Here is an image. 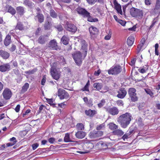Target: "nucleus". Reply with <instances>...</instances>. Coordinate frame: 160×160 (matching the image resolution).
I'll return each instance as SVG.
<instances>
[{
    "mask_svg": "<svg viewBox=\"0 0 160 160\" xmlns=\"http://www.w3.org/2000/svg\"><path fill=\"white\" fill-rule=\"evenodd\" d=\"M60 72L57 69H51V73L52 78L56 80H58L60 77Z\"/></svg>",
    "mask_w": 160,
    "mask_h": 160,
    "instance_id": "7",
    "label": "nucleus"
},
{
    "mask_svg": "<svg viewBox=\"0 0 160 160\" xmlns=\"http://www.w3.org/2000/svg\"><path fill=\"white\" fill-rule=\"evenodd\" d=\"M111 38V34H108L107 36H106L105 37L104 39L105 40H108L110 39Z\"/></svg>",
    "mask_w": 160,
    "mask_h": 160,
    "instance_id": "63",
    "label": "nucleus"
},
{
    "mask_svg": "<svg viewBox=\"0 0 160 160\" xmlns=\"http://www.w3.org/2000/svg\"><path fill=\"white\" fill-rule=\"evenodd\" d=\"M2 95L3 98L5 100L9 99L12 96V93L11 91L8 88H5L4 89Z\"/></svg>",
    "mask_w": 160,
    "mask_h": 160,
    "instance_id": "8",
    "label": "nucleus"
},
{
    "mask_svg": "<svg viewBox=\"0 0 160 160\" xmlns=\"http://www.w3.org/2000/svg\"><path fill=\"white\" fill-rule=\"evenodd\" d=\"M93 87L98 90H100L102 87V84L101 83L95 82L93 84Z\"/></svg>",
    "mask_w": 160,
    "mask_h": 160,
    "instance_id": "28",
    "label": "nucleus"
},
{
    "mask_svg": "<svg viewBox=\"0 0 160 160\" xmlns=\"http://www.w3.org/2000/svg\"><path fill=\"white\" fill-rule=\"evenodd\" d=\"M134 41V38L132 36H129L127 40V43L129 46H131L133 44Z\"/></svg>",
    "mask_w": 160,
    "mask_h": 160,
    "instance_id": "26",
    "label": "nucleus"
},
{
    "mask_svg": "<svg viewBox=\"0 0 160 160\" xmlns=\"http://www.w3.org/2000/svg\"><path fill=\"white\" fill-rule=\"evenodd\" d=\"M37 71L36 68H34L32 70H29L28 71H27L25 72L26 74H34Z\"/></svg>",
    "mask_w": 160,
    "mask_h": 160,
    "instance_id": "40",
    "label": "nucleus"
},
{
    "mask_svg": "<svg viewBox=\"0 0 160 160\" xmlns=\"http://www.w3.org/2000/svg\"><path fill=\"white\" fill-rule=\"evenodd\" d=\"M36 18L38 19V21L40 23H42L43 22L44 20V17L43 15L40 14L39 13H37V15L36 17Z\"/></svg>",
    "mask_w": 160,
    "mask_h": 160,
    "instance_id": "24",
    "label": "nucleus"
},
{
    "mask_svg": "<svg viewBox=\"0 0 160 160\" xmlns=\"http://www.w3.org/2000/svg\"><path fill=\"white\" fill-rule=\"evenodd\" d=\"M154 12L155 13L160 12V5L156 4L155 8L154 9Z\"/></svg>",
    "mask_w": 160,
    "mask_h": 160,
    "instance_id": "35",
    "label": "nucleus"
},
{
    "mask_svg": "<svg viewBox=\"0 0 160 160\" xmlns=\"http://www.w3.org/2000/svg\"><path fill=\"white\" fill-rule=\"evenodd\" d=\"M118 93L117 96L119 98L122 99L124 98L127 94V92L124 88H121L118 91Z\"/></svg>",
    "mask_w": 160,
    "mask_h": 160,
    "instance_id": "10",
    "label": "nucleus"
},
{
    "mask_svg": "<svg viewBox=\"0 0 160 160\" xmlns=\"http://www.w3.org/2000/svg\"><path fill=\"white\" fill-rule=\"evenodd\" d=\"M64 140L65 142H71L72 141L70 140L69 135L68 133H66L64 138Z\"/></svg>",
    "mask_w": 160,
    "mask_h": 160,
    "instance_id": "36",
    "label": "nucleus"
},
{
    "mask_svg": "<svg viewBox=\"0 0 160 160\" xmlns=\"http://www.w3.org/2000/svg\"><path fill=\"white\" fill-rule=\"evenodd\" d=\"M103 134V132L101 131H93L90 133L89 136L91 138H95L101 136Z\"/></svg>",
    "mask_w": 160,
    "mask_h": 160,
    "instance_id": "9",
    "label": "nucleus"
},
{
    "mask_svg": "<svg viewBox=\"0 0 160 160\" xmlns=\"http://www.w3.org/2000/svg\"><path fill=\"white\" fill-rule=\"evenodd\" d=\"M120 24L124 26L126 24V22L123 20L121 19H118V22Z\"/></svg>",
    "mask_w": 160,
    "mask_h": 160,
    "instance_id": "45",
    "label": "nucleus"
},
{
    "mask_svg": "<svg viewBox=\"0 0 160 160\" xmlns=\"http://www.w3.org/2000/svg\"><path fill=\"white\" fill-rule=\"evenodd\" d=\"M136 60L135 59H133L130 62V65L131 66H133Z\"/></svg>",
    "mask_w": 160,
    "mask_h": 160,
    "instance_id": "62",
    "label": "nucleus"
},
{
    "mask_svg": "<svg viewBox=\"0 0 160 160\" xmlns=\"http://www.w3.org/2000/svg\"><path fill=\"white\" fill-rule=\"evenodd\" d=\"M69 40L68 37L65 35L63 36L61 39V41L62 43L65 45L68 44Z\"/></svg>",
    "mask_w": 160,
    "mask_h": 160,
    "instance_id": "25",
    "label": "nucleus"
},
{
    "mask_svg": "<svg viewBox=\"0 0 160 160\" xmlns=\"http://www.w3.org/2000/svg\"><path fill=\"white\" fill-rule=\"evenodd\" d=\"M16 48V47L15 45H12L10 48V50L12 52H13L14 51Z\"/></svg>",
    "mask_w": 160,
    "mask_h": 160,
    "instance_id": "57",
    "label": "nucleus"
},
{
    "mask_svg": "<svg viewBox=\"0 0 160 160\" xmlns=\"http://www.w3.org/2000/svg\"><path fill=\"white\" fill-rule=\"evenodd\" d=\"M138 71L141 73H143L146 72V70L143 68L138 69Z\"/></svg>",
    "mask_w": 160,
    "mask_h": 160,
    "instance_id": "58",
    "label": "nucleus"
},
{
    "mask_svg": "<svg viewBox=\"0 0 160 160\" xmlns=\"http://www.w3.org/2000/svg\"><path fill=\"white\" fill-rule=\"evenodd\" d=\"M122 71V68L120 66H115L111 68L108 70L109 74L117 75L119 73Z\"/></svg>",
    "mask_w": 160,
    "mask_h": 160,
    "instance_id": "4",
    "label": "nucleus"
},
{
    "mask_svg": "<svg viewBox=\"0 0 160 160\" xmlns=\"http://www.w3.org/2000/svg\"><path fill=\"white\" fill-rule=\"evenodd\" d=\"M46 82V79L45 77H43L41 81V84L44 85Z\"/></svg>",
    "mask_w": 160,
    "mask_h": 160,
    "instance_id": "60",
    "label": "nucleus"
},
{
    "mask_svg": "<svg viewBox=\"0 0 160 160\" xmlns=\"http://www.w3.org/2000/svg\"><path fill=\"white\" fill-rule=\"evenodd\" d=\"M117 104L119 106H123L124 103L123 102L122 100H118L116 102Z\"/></svg>",
    "mask_w": 160,
    "mask_h": 160,
    "instance_id": "43",
    "label": "nucleus"
},
{
    "mask_svg": "<svg viewBox=\"0 0 160 160\" xmlns=\"http://www.w3.org/2000/svg\"><path fill=\"white\" fill-rule=\"evenodd\" d=\"M86 135V133L85 132L79 131L75 133V136L79 139H82L84 138Z\"/></svg>",
    "mask_w": 160,
    "mask_h": 160,
    "instance_id": "20",
    "label": "nucleus"
},
{
    "mask_svg": "<svg viewBox=\"0 0 160 160\" xmlns=\"http://www.w3.org/2000/svg\"><path fill=\"white\" fill-rule=\"evenodd\" d=\"M80 42L82 45V48L84 50L83 54L85 57L87 52V44L84 40H81Z\"/></svg>",
    "mask_w": 160,
    "mask_h": 160,
    "instance_id": "16",
    "label": "nucleus"
},
{
    "mask_svg": "<svg viewBox=\"0 0 160 160\" xmlns=\"http://www.w3.org/2000/svg\"><path fill=\"white\" fill-rule=\"evenodd\" d=\"M130 13L132 16L139 19L142 18L143 15L142 10L134 8L130 9Z\"/></svg>",
    "mask_w": 160,
    "mask_h": 160,
    "instance_id": "3",
    "label": "nucleus"
},
{
    "mask_svg": "<svg viewBox=\"0 0 160 160\" xmlns=\"http://www.w3.org/2000/svg\"><path fill=\"white\" fill-rule=\"evenodd\" d=\"M55 139L53 138H50L48 139V142L51 143L52 144L54 142Z\"/></svg>",
    "mask_w": 160,
    "mask_h": 160,
    "instance_id": "49",
    "label": "nucleus"
},
{
    "mask_svg": "<svg viewBox=\"0 0 160 160\" xmlns=\"http://www.w3.org/2000/svg\"><path fill=\"white\" fill-rule=\"evenodd\" d=\"M143 46V45L142 44H140V43L139 44H138V53H139L141 50L142 49V48Z\"/></svg>",
    "mask_w": 160,
    "mask_h": 160,
    "instance_id": "44",
    "label": "nucleus"
},
{
    "mask_svg": "<svg viewBox=\"0 0 160 160\" xmlns=\"http://www.w3.org/2000/svg\"><path fill=\"white\" fill-rule=\"evenodd\" d=\"M11 69V67L9 63H6L0 66V71L5 72L9 71Z\"/></svg>",
    "mask_w": 160,
    "mask_h": 160,
    "instance_id": "11",
    "label": "nucleus"
},
{
    "mask_svg": "<svg viewBox=\"0 0 160 160\" xmlns=\"http://www.w3.org/2000/svg\"><path fill=\"white\" fill-rule=\"evenodd\" d=\"M43 107H44V106L43 105H42L40 106V107L39 108V110L38 112V113H39L41 112V111L43 109Z\"/></svg>",
    "mask_w": 160,
    "mask_h": 160,
    "instance_id": "61",
    "label": "nucleus"
},
{
    "mask_svg": "<svg viewBox=\"0 0 160 160\" xmlns=\"http://www.w3.org/2000/svg\"><path fill=\"white\" fill-rule=\"evenodd\" d=\"M0 56L4 59H7L9 58V54L4 50H0Z\"/></svg>",
    "mask_w": 160,
    "mask_h": 160,
    "instance_id": "19",
    "label": "nucleus"
},
{
    "mask_svg": "<svg viewBox=\"0 0 160 160\" xmlns=\"http://www.w3.org/2000/svg\"><path fill=\"white\" fill-rule=\"evenodd\" d=\"M15 143H16V142H14L8 143L7 144L6 146L7 147L12 146L15 144Z\"/></svg>",
    "mask_w": 160,
    "mask_h": 160,
    "instance_id": "59",
    "label": "nucleus"
},
{
    "mask_svg": "<svg viewBox=\"0 0 160 160\" xmlns=\"http://www.w3.org/2000/svg\"><path fill=\"white\" fill-rule=\"evenodd\" d=\"M96 112H97L95 110H92L91 109L86 110L85 111V114L90 117L93 116L96 113Z\"/></svg>",
    "mask_w": 160,
    "mask_h": 160,
    "instance_id": "23",
    "label": "nucleus"
},
{
    "mask_svg": "<svg viewBox=\"0 0 160 160\" xmlns=\"http://www.w3.org/2000/svg\"><path fill=\"white\" fill-rule=\"evenodd\" d=\"M129 138L128 136L125 133L122 137V139H123L124 141H125V139H127Z\"/></svg>",
    "mask_w": 160,
    "mask_h": 160,
    "instance_id": "64",
    "label": "nucleus"
},
{
    "mask_svg": "<svg viewBox=\"0 0 160 160\" xmlns=\"http://www.w3.org/2000/svg\"><path fill=\"white\" fill-rule=\"evenodd\" d=\"M131 114L129 113H126L120 115L118 119V122L122 127L126 128L130 124L131 120Z\"/></svg>",
    "mask_w": 160,
    "mask_h": 160,
    "instance_id": "1",
    "label": "nucleus"
},
{
    "mask_svg": "<svg viewBox=\"0 0 160 160\" xmlns=\"http://www.w3.org/2000/svg\"><path fill=\"white\" fill-rule=\"evenodd\" d=\"M88 3L89 4H93L97 2V0H87Z\"/></svg>",
    "mask_w": 160,
    "mask_h": 160,
    "instance_id": "48",
    "label": "nucleus"
},
{
    "mask_svg": "<svg viewBox=\"0 0 160 160\" xmlns=\"http://www.w3.org/2000/svg\"><path fill=\"white\" fill-rule=\"evenodd\" d=\"M145 3L147 5H150L151 3V0H145Z\"/></svg>",
    "mask_w": 160,
    "mask_h": 160,
    "instance_id": "54",
    "label": "nucleus"
},
{
    "mask_svg": "<svg viewBox=\"0 0 160 160\" xmlns=\"http://www.w3.org/2000/svg\"><path fill=\"white\" fill-rule=\"evenodd\" d=\"M66 28L67 30L74 32H75L77 30V27L71 23L67 24Z\"/></svg>",
    "mask_w": 160,
    "mask_h": 160,
    "instance_id": "17",
    "label": "nucleus"
},
{
    "mask_svg": "<svg viewBox=\"0 0 160 160\" xmlns=\"http://www.w3.org/2000/svg\"><path fill=\"white\" fill-rule=\"evenodd\" d=\"M50 14L51 16L53 18H56L58 16L57 14L53 10H50Z\"/></svg>",
    "mask_w": 160,
    "mask_h": 160,
    "instance_id": "38",
    "label": "nucleus"
},
{
    "mask_svg": "<svg viewBox=\"0 0 160 160\" xmlns=\"http://www.w3.org/2000/svg\"><path fill=\"white\" fill-rule=\"evenodd\" d=\"M38 144L37 143H36L33 144L32 145V149L33 150H35V149H36V148L38 147Z\"/></svg>",
    "mask_w": 160,
    "mask_h": 160,
    "instance_id": "51",
    "label": "nucleus"
},
{
    "mask_svg": "<svg viewBox=\"0 0 160 160\" xmlns=\"http://www.w3.org/2000/svg\"><path fill=\"white\" fill-rule=\"evenodd\" d=\"M6 8L8 10V12L11 13L12 15H14L15 14L16 12L15 9L10 6H7Z\"/></svg>",
    "mask_w": 160,
    "mask_h": 160,
    "instance_id": "27",
    "label": "nucleus"
},
{
    "mask_svg": "<svg viewBox=\"0 0 160 160\" xmlns=\"http://www.w3.org/2000/svg\"><path fill=\"white\" fill-rule=\"evenodd\" d=\"M51 19H52L50 17H48L47 20L46 21L44 25V28L45 30H48L50 29L51 28L52 26V24L50 20Z\"/></svg>",
    "mask_w": 160,
    "mask_h": 160,
    "instance_id": "15",
    "label": "nucleus"
},
{
    "mask_svg": "<svg viewBox=\"0 0 160 160\" xmlns=\"http://www.w3.org/2000/svg\"><path fill=\"white\" fill-rule=\"evenodd\" d=\"M29 87V84L28 83H25L24 85L23 86L22 88L21 92L22 93H24L26 92L28 88Z\"/></svg>",
    "mask_w": 160,
    "mask_h": 160,
    "instance_id": "32",
    "label": "nucleus"
},
{
    "mask_svg": "<svg viewBox=\"0 0 160 160\" xmlns=\"http://www.w3.org/2000/svg\"><path fill=\"white\" fill-rule=\"evenodd\" d=\"M107 111L112 115H117L119 112L118 109L116 107L108 108L107 109Z\"/></svg>",
    "mask_w": 160,
    "mask_h": 160,
    "instance_id": "13",
    "label": "nucleus"
},
{
    "mask_svg": "<svg viewBox=\"0 0 160 160\" xmlns=\"http://www.w3.org/2000/svg\"><path fill=\"white\" fill-rule=\"evenodd\" d=\"M104 125L103 124L100 125L99 126H98L97 127V130H100L101 129L103 128L104 127Z\"/></svg>",
    "mask_w": 160,
    "mask_h": 160,
    "instance_id": "50",
    "label": "nucleus"
},
{
    "mask_svg": "<svg viewBox=\"0 0 160 160\" xmlns=\"http://www.w3.org/2000/svg\"><path fill=\"white\" fill-rule=\"evenodd\" d=\"M105 103V100L103 99L101 100L99 103L98 104V106L99 108H101L104 105Z\"/></svg>",
    "mask_w": 160,
    "mask_h": 160,
    "instance_id": "41",
    "label": "nucleus"
},
{
    "mask_svg": "<svg viewBox=\"0 0 160 160\" xmlns=\"http://www.w3.org/2000/svg\"><path fill=\"white\" fill-rule=\"evenodd\" d=\"M146 92L151 97H153V93L151 91L150 89H145Z\"/></svg>",
    "mask_w": 160,
    "mask_h": 160,
    "instance_id": "42",
    "label": "nucleus"
},
{
    "mask_svg": "<svg viewBox=\"0 0 160 160\" xmlns=\"http://www.w3.org/2000/svg\"><path fill=\"white\" fill-rule=\"evenodd\" d=\"M114 4L115 6V8L117 11L118 13L121 15L122 14V12L121 9V6L117 2L114 1Z\"/></svg>",
    "mask_w": 160,
    "mask_h": 160,
    "instance_id": "18",
    "label": "nucleus"
},
{
    "mask_svg": "<svg viewBox=\"0 0 160 160\" xmlns=\"http://www.w3.org/2000/svg\"><path fill=\"white\" fill-rule=\"evenodd\" d=\"M155 19L156 18H154L153 21H152V23L150 27V29L151 28L154 26V25L157 22V21L155 20Z\"/></svg>",
    "mask_w": 160,
    "mask_h": 160,
    "instance_id": "55",
    "label": "nucleus"
},
{
    "mask_svg": "<svg viewBox=\"0 0 160 160\" xmlns=\"http://www.w3.org/2000/svg\"><path fill=\"white\" fill-rule=\"evenodd\" d=\"M76 127L78 130H82L84 129V125L81 123L77 124L76 125Z\"/></svg>",
    "mask_w": 160,
    "mask_h": 160,
    "instance_id": "39",
    "label": "nucleus"
},
{
    "mask_svg": "<svg viewBox=\"0 0 160 160\" xmlns=\"http://www.w3.org/2000/svg\"><path fill=\"white\" fill-rule=\"evenodd\" d=\"M20 105L19 104L15 108V110L17 112H18L20 110Z\"/></svg>",
    "mask_w": 160,
    "mask_h": 160,
    "instance_id": "56",
    "label": "nucleus"
},
{
    "mask_svg": "<svg viewBox=\"0 0 160 160\" xmlns=\"http://www.w3.org/2000/svg\"><path fill=\"white\" fill-rule=\"evenodd\" d=\"M58 95L61 99H68L69 97L68 93L65 90L61 89L58 90Z\"/></svg>",
    "mask_w": 160,
    "mask_h": 160,
    "instance_id": "5",
    "label": "nucleus"
},
{
    "mask_svg": "<svg viewBox=\"0 0 160 160\" xmlns=\"http://www.w3.org/2000/svg\"><path fill=\"white\" fill-rule=\"evenodd\" d=\"M58 62H55L52 63L51 69H56V68L57 67V65L58 64Z\"/></svg>",
    "mask_w": 160,
    "mask_h": 160,
    "instance_id": "46",
    "label": "nucleus"
},
{
    "mask_svg": "<svg viewBox=\"0 0 160 160\" xmlns=\"http://www.w3.org/2000/svg\"><path fill=\"white\" fill-rule=\"evenodd\" d=\"M136 90L135 88H130L128 91V93L129 96L133 95H135V94L136 93Z\"/></svg>",
    "mask_w": 160,
    "mask_h": 160,
    "instance_id": "34",
    "label": "nucleus"
},
{
    "mask_svg": "<svg viewBox=\"0 0 160 160\" xmlns=\"http://www.w3.org/2000/svg\"><path fill=\"white\" fill-rule=\"evenodd\" d=\"M72 55L76 63L78 65L81 64L82 62L81 52L79 51H77Z\"/></svg>",
    "mask_w": 160,
    "mask_h": 160,
    "instance_id": "6",
    "label": "nucleus"
},
{
    "mask_svg": "<svg viewBox=\"0 0 160 160\" xmlns=\"http://www.w3.org/2000/svg\"><path fill=\"white\" fill-rule=\"evenodd\" d=\"M48 101V103L52 105L53 107H55V104L53 103V100L52 99H49Z\"/></svg>",
    "mask_w": 160,
    "mask_h": 160,
    "instance_id": "52",
    "label": "nucleus"
},
{
    "mask_svg": "<svg viewBox=\"0 0 160 160\" xmlns=\"http://www.w3.org/2000/svg\"><path fill=\"white\" fill-rule=\"evenodd\" d=\"M77 11L78 12L82 15L84 17H88V20L90 22H96L98 21V18H93L90 16V13L87 11L85 9L82 8H77Z\"/></svg>",
    "mask_w": 160,
    "mask_h": 160,
    "instance_id": "2",
    "label": "nucleus"
},
{
    "mask_svg": "<svg viewBox=\"0 0 160 160\" xmlns=\"http://www.w3.org/2000/svg\"><path fill=\"white\" fill-rule=\"evenodd\" d=\"M131 95L129 96L130 98L131 101L133 102L137 101L138 100V98L136 96V93L135 94V95Z\"/></svg>",
    "mask_w": 160,
    "mask_h": 160,
    "instance_id": "37",
    "label": "nucleus"
},
{
    "mask_svg": "<svg viewBox=\"0 0 160 160\" xmlns=\"http://www.w3.org/2000/svg\"><path fill=\"white\" fill-rule=\"evenodd\" d=\"M48 46L49 47L53 50H57L58 49L57 43L54 39L51 40L49 42Z\"/></svg>",
    "mask_w": 160,
    "mask_h": 160,
    "instance_id": "14",
    "label": "nucleus"
},
{
    "mask_svg": "<svg viewBox=\"0 0 160 160\" xmlns=\"http://www.w3.org/2000/svg\"><path fill=\"white\" fill-rule=\"evenodd\" d=\"M59 58H60V62L64 64V62H65V59L62 56H61L60 57H59Z\"/></svg>",
    "mask_w": 160,
    "mask_h": 160,
    "instance_id": "53",
    "label": "nucleus"
},
{
    "mask_svg": "<svg viewBox=\"0 0 160 160\" xmlns=\"http://www.w3.org/2000/svg\"><path fill=\"white\" fill-rule=\"evenodd\" d=\"M89 31L90 34L92 35H95L98 33V31L95 27L91 26L89 28Z\"/></svg>",
    "mask_w": 160,
    "mask_h": 160,
    "instance_id": "21",
    "label": "nucleus"
},
{
    "mask_svg": "<svg viewBox=\"0 0 160 160\" xmlns=\"http://www.w3.org/2000/svg\"><path fill=\"white\" fill-rule=\"evenodd\" d=\"M109 128L112 130H114L118 128V126L113 123H110L109 124Z\"/></svg>",
    "mask_w": 160,
    "mask_h": 160,
    "instance_id": "33",
    "label": "nucleus"
},
{
    "mask_svg": "<svg viewBox=\"0 0 160 160\" xmlns=\"http://www.w3.org/2000/svg\"><path fill=\"white\" fill-rule=\"evenodd\" d=\"M11 41V37L9 35L7 36L4 41V44L5 46H8L10 43Z\"/></svg>",
    "mask_w": 160,
    "mask_h": 160,
    "instance_id": "31",
    "label": "nucleus"
},
{
    "mask_svg": "<svg viewBox=\"0 0 160 160\" xmlns=\"http://www.w3.org/2000/svg\"><path fill=\"white\" fill-rule=\"evenodd\" d=\"M88 87L89 86L85 85L84 87L81 89V90L83 91H87L89 92Z\"/></svg>",
    "mask_w": 160,
    "mask_h": 160,
    "instance_id": "47",
    "label": "nucleus"
},
{
    "mask_svg": "<svg viewBox=\"0 0 160 160\" xmlns=\"http://www.w3.org/2000/svg\"><path fill=\"white\" fill-rule=\"evenodd\" d=\"M112 133L114 135H117L118 136H121L124 134V132L121 129H118L113 131Z\"/></svg>",
    "mask_w": 160,
    "mask_h": 160,
    "instance_id": "22",
    "label": "nucleus"
},
{
    "mask_svg": "<svg viewBox=\"0 0 160 160\" xmlns=\"http://www.w3.org/2000/svg\"><path fill=\"white\" fill-rule=\"evenodd\" d=\"M17 13L19 15H22L24 12V10L23 7L21 6L17 7L16 8Z\"/></svg>",
    "mask_w": 160,
    "mask_h": 160,
    "instance_id": "29",
    "label": "nucleus"
},
{
    "mask_svg": "<svg viewBox=\"0 0 160 160\" xmlns=\"http://www.w3.org/2000/svg\"><path fill=\"white\" fill-rule=\"evenodd\" d=\"M16 28L20 30L25 29L27 28V27H24L23 25L20 22H18Z\"/></svg>",
    "mask_w": 160,
    "mask_h": 160,
    "instance_id": "30",
    "label": "nucleus"
},
{
    "mask_svg": "<svg viewBox=\"0 0 160 160\" xmlns=\"http://www.w3.org/2000/svg\"><path fill=\"white\" fill-rule=\"evenodd\" d=\"M48 37L47 35H41L38 38V43L43 44L48 40Z\"/></svg>",
    "mask_w": 160,
    "mask_h": 160,
    "instance_id": "12",
    "label": "nucleus"
}]
</instances>
